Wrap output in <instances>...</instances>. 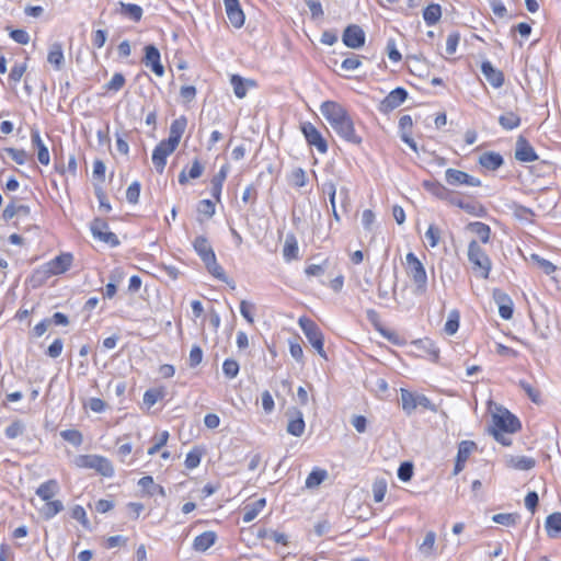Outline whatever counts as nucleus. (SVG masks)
Masks as SVG:
<instances>
[{"instance_id":"16","label":"nucleus","mask_w":561,"mask_h":561,"mask_svg":"<svg viewBox=\"0 0 561 561\" xmlns=\"http://www.w3.org/2000/svg\"><path fill=\"white\" fill-rule=\"evenodd\" d=\"M448 203L453 206H457L463 209L467 214L476 217H484L486 215V210L480 203L477 202H465L455 195H451Z\"/></svg>"},{"instance_id":"41","label":"nucleus","mask_w":561,"mask_h":561,"mask_svg":"<svg viewBox=\"0 0 561 561\" xmlns=\"http://www.w3.org/2000/svg\"><path fill=\"white\" fill-rule=\"evenodd\" d=\"M64 510V504L59 500L46 501L41 508V514L45 519H50Z\"/></svg>"},{"instance_id":"25","label":"nucleus","mask_w":561,"mask_h":561,"mask_svg":"<svg viewBox=\"0 0 561 561\" xmlns=\"http://www.w3.org/2000/svg\"><path fill=\"white\" fill-rule=\"evenodd\" d=\"M283 256L287 262L300 259L298 242L293 233H288L286 236L285 244L283 247Z\"/></svg>"},{"instance_id":"27","label":"nucleus","mask_w":561,"mask_h":561,"mask_svg":"<svg viewBox=\"0 0 561 561\" xmlns=\"http://www.w3.org/2000/svg\"><path fill=\"white\" fill-rule=\"evenodd\" d=\"M47 61L56 69L60 70L64 67L65 57L62 45L58 42L49 46Z\"/></svg>"},{"instance_id":"14","label":"nucleus","mask_w":561,"mask_h":561,"mask_svg":"<svg viewBox=\"0 0 561 561\" xmlns=\"http://www.w3.org/2000/svg\"><path fill=\"white\" fill-rule=\"evenodd\" d=\"M515 159L520 162H533L538 159L534 147L524 137L519 136L516 141Z\"/></svg>"},{"instance_id":"59","label":"nucleus","mask_w":561,"mask_h":561,"mask_svg":"<svg viewBox=\"0 0 561 561\" xmlns=\"http://www.w3.org/2000/svg\"><path fill=\"white\" fill-rule=\"evenodd\" d=\"M459 41H460V34L458 32H453L447 36L446 53L448 55H454L456 53Z\"/></svg>"},{"instance_id":"24","label":"nucleus","mask_w":561,"mask_h":561,"mask_svg":"<svg viewBox=\"0 0 561 561\" xmlns=\"http://www.w3.org/2000/svg\"><path fill=\"white\" fill-rule=\"evenodd\" d=\"M504 163L503 157L499 152L488 151L479 157V164L490 171H495Z\"/></svg>"},{"instance_id":"42","label":"nucleus","mask_w":561,"mask_h":561,"mask_svg":"<svg viewBox=\"0 0 561 561\" xmlns=\"http://www.w3.org/2000/svg\"><path fill=\"white\" fill-rule=\"evenodd\" d=\"M121 13L138 22L142 18V9L138 4L119 2Z\"/></svg>"},{"instance_id":"19","label":"nucleus","mask_w":561,"mask_h":561,"mask_svg":"<svg viewBox=\"0 0 561 561\" xmlns=\"http://www.w3.org/2000/svg\"><path fill=\"white\" fill-rule=\"evenodd\" d=\"M298 323L306 335L308 342L313 344L323 337V334L317 323L309 318L300 317Z\"/></svg>"},{"instance_id":"43","label":"nucleus","mask_w":561,"mask_h":561,"mask_svg":"<svg viewBox=\"0 0 561 561\" xmlns=\"http://www.w3.org/2000/svg\"><path fill=\"white\" fill-rule=\"evenodd\" d=\"M328 477V472L324 469L314 468L306 479L307 488H316L320 485Z\"/></svg>"},{"instance_id":"44","label":"nucleus","mask_w":561,"mask_h":561,"mask_svg":"<svg viewBox=\"0 0 561 561\" xmlns=\"http://www.w3.org/2000/svg\"><path fill=\"white\" fill-rule=\"evenodd\" d=\"M460 313L457 309H453L444 325V331L448 335H454L459 329Z\"/></svg>"},{"instance_id":"12","label":"nucleus","mask_w":561,"mask_h":561,"mask_svg":"<svg viewBox=\"0 0 561 561\" xmlns=\"http://www.w3.org/2000/svg\"><path fill=\"white\" fill-rule=\"evenodd\" d=\"M286 415L288 417V423L286 426L287 433L293 436L300 437L306 428L302 412L296 408H290L287 410Z\"/></svg>"},{"instance_id":"33","label":"nucleus","mask_w":561,"mask_h":561,"mask_svg":"<svg viewBox=\"0 0 561 561\" xmlns=\"http://www.w3.org/2000/svg\"><path fill=\"white\" fill-rule=\"evenodd\" d=\"M442 18V8L437 3H431L423 10V19L428 26L435 25Z\"/></svg>"},{"instance_id":"47","label":"nucleus","mask_w":561,"mask_h":561,"mask_svg":"<svg viewBox=\"0 0 561 561\" xmlns=\"http://www.w3.org/2000/svg\"><path fill=\"white\" fill-rule=\"evenodd\" d=\"M288 183L295 187H302L307 182L305 170L297 168L288 175Z\"/></svg>"},{"instance_id":"18","label":"nucleus","mask_w":561,"mask_h":561,"mask_svg":"<svg viewBox=\"0 0 561 561\" xmlns=\"http://www.w3.org/2000/svg\"><path fill=\"white\" fill-rule=\"evenodd\" d=\"M481 71L483 76L485 77L486 81L493 87V88H501L504 83V75L501 70L493 67L491 61L485 60L481 65Z\"/></svg>"},{"instance_id":"9","label":"nucleus","mask_w":561,"mask_h":561,"mask_svg":"<svg viewBox=\"0 0 561 561\" xmlns=\"http://www.w3.org/2000/svg\"><path fill=\"white\" fill-rule=\"evenodd\" d=\"M91 232L94 238L103 241L111 247H117L119 240L115 233L108 230V224L100 218H95L91 224Z\"/></svg>"},{"instance_id":"50","label":"nucleus","mask_w":561,"mask_h":561,"mask_svg":"<svg viewBox=\"0 0 561 561\" xmlns=\"http://www.w3.org/2000/svg\"><path fill=\"white\" fill-rule=\"evenodd\" d=\"M61 437L72 444L73 446H80L83 442L82 434L77 430H66L60 433Z\"/></svg>"},{"instance_id":"60","label":"nucleus","mask_w":561,"mask_h":561,"mask_svg":"<svg viewBox=\"0 0 561 561\" xmlns=\"http://www.w3.org/2000/svg\"><path fill=\"white\" fill-rule=\"evenodd\" d=\"M222 370L226 377L234 378L239 373V364L234 359H226L222 364Z\"/></svg>"},{"instance_id":"62","label":"nucleus","mask_w":561,"mask_h":561,"mask_svg":"<svg viewBox=\"0 0 561 561\" xmlns=\"http://www.w3.org/2000/svg\"><path fill=\"white\" fill-rule=\"evenodd\" d=\"M289 352L296 362L304 364V351L300 343L297 340L289 341Z\"/></svg>"},{"instance_id":"45","label":"nucleus","mask_w":561,"mask_h":561,"mask_svg":"<svg viewBox=\"0 0 561 561\" xmlns=\"http://www.w3.org/2000/svg\"><path fill=\"white\" fill-rule=\"evenodd\" d=\"M519 519V515L516 513H499L492 516V520L496 524L504 526H515Z\"/></svg>"},{"instance_id":"63","label":"nucleus","mask_w":561,"mask_h":561,"mask_svg":"<svg viewBox=\"0 0 561 561\" xmlns=\"http://www.w3.org/2000/svg\"><path fill=\"white\" fill-rule=\"evenodd\" d=\"M254 310V305L250 301H247V300H242L240 302V313L242 314V317L250 323L252 324L254 322V319H253V316H252V311Z\"/></svg>"},{"instance_id":"28","label":"nucleus","mask_w":561,"mask_h":561,"mask_svg":"<svg viewBox=\"0 0 561 561\" xmlns=\"http://www.w3.org/2000/svg\"><path fill=\"white\" fill-rule=\"evenodd\" d=\"M423 187L432 195L446 202H448L453 195V193L449 192L443 184L436 181H424Z\"/></svg>"},{"instance_id":"61","label":"nucleus","mask_w":561,"mask_h":561,"mask_svg":"<svg viewBox=\"0 0 561 561\" xmlns=\"http://www.w3.org/2000/svg\"><path fill=\"white\" fill-rule=\"evenodd\" d=\"M425 237L428 240L430 245L432 248H435L439 243L440 231L436 226L430 225L428 229L425 232Z\"/></svg>"},{"instance_id":"7","label":"nucleus","mask_w":561,"mask_h":561,"mask_svg":"<svg viewBox=\"0 0 561 561\" xmlns=\"http://www.w3.org/2000/svg\"><path fill=\"white\" fill-rule=\"evenodd\" d=\"M445 181L450 186H480L481 181L461 170L449 168L445 171Z\"/></svg>"},{"instance_id":"57","label":"nucleus","mask_w":561,"mask_h":561,"mask_svg":"<svg viewBox=\"0 0 561 561\" xmlns=\"http://www.w3.org/2000/svg\"><path fill=\"white\" fill-rule=\"evenodd\" d=\"M163 393L161 390L158 389H149L144 394V403L148 407H152L156 404L160 399H162Z\"/></svg>"},{"instance_id":"35","label":"nucleus","mask_w":561,"mask_h":561,"mask_svg":"<svg viewBox=\"0 0 561 561\" xmlns=\"http://www.w3.org/2000/svg\"><path fill=\"white\" fill-rule=\"evenodd\" d=\"M416 399L417 394H414L407 389H401V405L407 414H412L417 408Z\"/></svg>"},{"instance_id":"48","label":"nucleus","mask_w":561,"mask_h":561,"mask_svg":"<svg viewBox=\"0 0 561 561\" xmlns=\"http://www.w3.org/2000/svg\"><path fill=\"white\" fill-rule=\"evenodd\" d=\"M3 152L8 153L20 165L25 164L28 160V153L23 149L4 148Z\"/></svg>"},{"instance_id":"23","label":"nucleus","mask_w":561,"mask_h":561,"mask_svg":"<svg viewBox=\"0 0 561 561\" xmlns=\"http://www.w3.org/2000/svg\"><path fill=\"white\" fill-rule=\"evenodd\" d=\"M494 299L499 306V313L502 319L510 320L513 317L512 299L504 293L495 290Z\"/></svg>"},{"instance_id":"3","label":"nucleus","mask_w":561,"mask_h":561,"mask_svg":"<svg viewBox=\"0 0 561 561\" xmlns=\"http://www.w3.org/2000/svg\"><path fill=\"white\" fill-rule=\"evenodd\" d=\"M407 272L414 283L415 294L422 295L427 290V274L423 263L413 252L405 255Z\"/></svg>"},{"instance_id":"17","label":"nucleus","mask_w":561,"mask_h":561,"mask_svg":"<svg viewBox=\"0 0 561 561\" xmlns=\"http://www.w3.org/2000/svg\"><path fill=\"white\" fill-rule=\"evenodd\" d=\"M227 16L234 27H241L244 23V14L239 0H224Z\"/></svg>"},{"instance_id":"36","label":"nucleus","mask_w":561,"mask_h":561,"mask_svg":"<svg viewBox=\"0 0 561 561\" xmlns=\"http://www.w3.org/2000/svg\"><path fill=\"white\" fill-rule=\"evenodd\" d=\"M499 124L505 130H513L520 125V117L516 113L510 111L499 117Z\"/></svg>"},{"instance_id":"26","label":"nucleus","mask_w":561,"mask_h":561,"mask_svg":"<svg viewBox=\"0 0 561 561\" xmlns=\"http://www.w3.org/2000/svg\"><path fill=\"white\" fill-rule=\"evenodd\" d=\"M506 466L515 470L527 471L536 466V460L527 456H510L506 459Z\"/></svg>"},{"instance_id":"11","label":"nucleus","mask_w":561,"mask_h":561,"mask_svg":"<svg viewBox=\"0 0 561 561\" xmlns=\"http://www.w3.org/2000/svg\"><path fill=\"white\" fill-rule=\"evenodd\" d=\"M308 145L314 147L320 153H327L328 144L322 134L311 123H306L301 127Z\"/></svg>"},{"instance_id":"10","label":"nucleus","mask_w":561,"mask_h":561,"mask_svg":"<svg viewBox=\"0 0 561 561\" xmlns=\"http://www.w3.org/2000/svg\"><path fill=\"white\" fill-rule=\"evenodd\" d=\"M408 98V91L404 88L398 87L379 103L378 110L388 114L399 107Z\"/></svg>"},{"instance_id":"40","label":"nucleus","mask_w":561,"mask_h":561,"mask_svg":"<svg viewBox=\"0 0 561 561\" xmlns=\"http://www.w3.org/2000/svg\"><path fill=\"white\" fill-rule=\"evenodd\" d=\"M51 276H54V273L49 268L48 264L45 263L33 272L31 282L34 286H41Z\"/></svg>"},{"instance_id":"4","label":"nucleus","mask_w":561,"mask_h":561,"mask_svg":"<svg viewBox=\"0 0 561 561\" xmlns=\"http://www.w3.org/2000/svg\"><path fill=\"white\" fill-rule=\"evenodd\" d=\"M468 260L472 264L473 271L479 272L482 278L489 277L492 267L491 260L476 240L468 245Z\"/></svg>"},{"instance_id":"53","label":"nucleus","mask_w":561,"mask_h":561,"mask_svg":"<svg viewBox=\"0 0 561 561\" xmlns=\"http://www.w3.org/2000/svg\"><path fill=\"white\" fill-rule=\"evenodd\" d=\"M386 492H387V483L385 480L381 479V480H377L374 482L373 494H374V500L376 503H380L383 501Z\"/></svg>"},{"instance_id":"1","label":"nucleus","mask_w":561,"mask_h":561,"mask_svg":"<svg viewBox=\"0 0 561 561\" xmlns=\"http://www.w3.org/2000/svg\"><path fill=\"white\" fill-rule=\"evenodd\" d=\"M320 110L332 129L342 139L353 145L362 144V137L355 131L352 117L341 104L333 101H325L322 103Z\"/></svg>"},{"instance_id":"34","label":"nucleus","mask_w":561,"mask_h":561,"mask_svg":"<svg viewBox=\"0 0 561 561\" xmlns=\"http://www.w3.org/2000/svg\"><path fill=\"white\" fill-rule=\"evenodd\" d=\"M265 499H259L253 504H248L243 508L242 520L250 523L257 516L259 512L264 507Z\"/></svg>"},{"instance_id":"37","label":"nucleus","mask_w":561,"mask_h":561,"mask_svg":"<svg viewBox=\"0 0 561 561\" xmlns=\"http://www.w3.org/2000/svg\"><path fill=\"white\" fill-rule=\"evenodd\" d=\"M468 229L476 233L481 242L488 243L490 241L491 228L486 224L481 221L470 222Z\"/></svg>"},{"instance_id":"31","label":"nucleus","mask_w":561,"mask_h":561,"mask_svg":"<svg viewBox=\"0 0 561 561\" xmlns=\"http://www.w3.org/2000/svg\"><path fill=\"white\" fill-rule=\"evenodd\" d=\"M545 528L550 538H556L561 533V513L554 512L546 518Z\"/></svg>"},{"instance_id":"6","label":"nucleus","mask_w":561,"mask_h":561,"mask_svg":"<svg viewBox=\"0 0 561 561\" xmlns=\"http://www.w3.org/2000/svg\"><path fill=\"white\" fill-rule=\"evenodd\" d=\"M493 430H500L507 434L516 433L520 430L519 420L507 409H497L492 415Z\"/></svg>"},{"instance_id":"49","label":"nucleus","mask_w":561,"mask_h":561,"mask_svg":"<svg viewBox=\"0 0 561 561\" xmlns=\"http://www.w3.org/2000/svg\"><path fill=\"white\" fill-rule=\"evenodd\" d=\"M230 82L233 88V92H234L236 96L239 99L244 98L247 94V87H245V82L243 81V79L238 75H233L230 79Z\"/></svg>"},{"instance_id":"55","label":"nucleus","mask_w":561,"mask_h":561,"mask_svg":"<svg viewBox=\"0 0 561 561\" xmlns=\"http://www.w3.org/2000/svg\"><path fill=\"white\" fill-rule=\"evenodd\" d=\"M111 282L105 286L104 297L113 298L116 294V283L121 279V274L118 272H114L110 276Z\"/></svg>"},{"instance_id":"38","label":"nucleus","mask_w":561,"mask_h":561,"mask_svg":"<svg viewBox=\"0 0 561 561\" xmlns=\"http://www.w3.org/2000/svg\"><path fill=\"white\" fill-rule=\"evenodd\" d=\"M203 171L204 167L197 159H195L188 171V174H186L185 170L179 174V183L184 185L188 182V179H198L203 174Z\"/></svg>"},{"instance_id":"58","label":"nucleus","mask_w":561,"mask_h":561,"mask_svg":"<svg viewBox=\"0 0 561 561\" xmlns=\"http://www.w3.org/2000/svg\"><path fill=\"white\" fill-rule=\"evenodd\" d=\"M413 476V465L411 462H402L398 469V478L403 481L408 482L411 480Z\"/></svg>"},{"instance_id":"22","label":"nucleus","mask_w":561,"mask_h":561,"mask_svg":"<svg viewBox=\"0 0 561 561\" xmlns=\"http://www.w3.org/2000/svg\"><path fill=\"white\" fill-rule=\"evenodd\" d=\"M186 126L187 118L184 115L174 119L170 126V134L167 140L178 147L186 129Z\"/></svg>"},{"instance_id":"15","label":"nucleus","mask_w":561,"mask_h":561,"mask_svg":"<svg viewBox=\"0 0 561 561\" xmlns=\"http://www.w3.org/2000/svg\"><path fill=\"white\" fill-rule=\"evenodd\" d=\"M145 66L150 68L158 77H162L164 75V67L160 61V51L158 48L153 45H148L145 47Z\"/></svg>"},{"instance_id":"30","label":"nucleus","mask_w":561,"mask_h":561,"mask_svg":"<svg viewBox=\"0 0 561 561\" xmlns=\"http://www.w3.org/2000/svg\"><path fill=\"white\" fill-rule=\"evenodd\" d=\"M216 539L217 536L214 531H205L194 539L193 548L196 551L204 552L215 543Z\"/></svg>"},{"instance_id":"5","label":"nucleus","mask_w":561,"mask_h":561,"mask_svg":"<svg viewBox=\"0 0 561 561\" xmlns=\"http://www.w3.org/2000/svg\"><path fill=\"white\" fill-rule=\"evenodd\" d=\"M76 465L80 468L94 469L103 477L110 478L114 474V468L111 461L102 456L82 455L77 457Z\"/></svg>"},{"instance_id":"29","label":"nucleus","mask_w":561,"mask_h":561,"mask_svg":"<svg viewBox=\"0 0 561 561\" xmlns=\"http://www.w3.org/2000/svg\"><path fill=\"white\" fill-rule=\"evenodd\" d=\"M229 167L224 164L219 172L211 179V195L219 202L224 182L227 179Z\"/></svg>"},{"instance_id":"8","label":"nucleus","mask_w":561,"mask_h":561,"mask_svg":"<svg viewBox=\"0 0 561 561\" xmlns=\"http://www.w3.org/2000/svg\"><path fill=\"white\" fill-rule=\"evenodd\" d=\"M178 147L168 140L160 141L152 152V163L158 173H162L164 171L167 164V158L175 151Z\"/></svg>"},{"instance_id":"20","label":"nucleus","mask_w":561,"mask_h":561,"mask_svg":"<svg viewBox=\"0 0 561 561\" xmlns=\"http://www.w3.org/2000/svg\"><path fill=\"white\" fill-rule=\"evenodd\" d=\"M31 141L34 148L37 150V159L41 164L48 165L50 162V156L48 148L44 144L41 134L37 129H32Z\"/></svg>"},{"instance_id":"46","label":"nucleus","mask_w":561,"mask_h":561,"mask_svg":"<svg viewBox=\"0 0 561 561\" xmlns=\"http://www.w3.org/2000/svg\"><path fill=\"white\" fill-rule=\"evenodd\" d=\"M474 448L476 444L472 440L460 442L456 459L466 462Z\"/></svg>"},{"instance_id":"13","label":"nucleus","mask_w":561,"mask_h":561,"mask_svg":"<svg viewBox=\"0 0 561 561\" xmlns=\"http://www.w3.org/2000/svg\"><path fill=\"white\" fill-rule=\"evenodd\" d=\"M343 43L350 48H359L365 44V33L360 26L348 25L342 36Z\"/></svg>"},{"instance_id":"51","label":"nucleus","mask_w":561,"mask_h":561,"mask_svg":"<svg viewBox=\"0 0 561 561\" xmlns=\"http://www.w3.org/2000/svg\"><path fill=\"white\" fill-rule=\"evenodd\" d=\"M518 386L525 391L533 402L538 403L540 401V392L533 387L530 382L522 379L518 381Z\"/></svg>"},{"instance_id":"56","label":"nucleus","mask_w":561,"mask_h":561,"mask_svg":"<svg viewBox=\"0 0 561 561\" xmlns=\"http://www.w3.org/2000/svg\"><path fill=\"white\" fill-rule=\"evenodd\" d=\"M140 195V183L138 181L133 182L126 191V199L130 204H137Z\"/></svg>"},{"instance_id":"21","label":"nucleus","mask_w":561,"mask_h":561,"mask_svg":"<svg viewBox=\"0 0 561 561\" xmlns=\"http://www.w3.org/2000/svg\"><path fill=\"white\" fill-rule=\"evenodd\" d=\"M73 261V256L71 253H61L55 259L47 262L49 268L54 273V275H59L69 270Z\"/></svg>"},{"instance_id":"2","label":"nucleus","mask_w":561,"mask_h":561,"mask_svg":"<svg viewBox=\"0 0 561 561\" xmlns=\"http://www.w3.org/2000/svg\"><path fill=\"white\" fill-rule=\"evenodd\" d=\"M193 248L204 262L207 271L219 280L228 284L232 289L236 288L234 282L229 279L222 267L217 263L215 252L209 241L204 236H198L193 241Z\"/></svg>"},{"instance_id":"54","label":"nucleus","mask_w":561,"mask_h":561,"mask_svg":"<svg viewBox=\"0 0 561 561\" xmlns=\"http://www.w3.org/2000/svg\"><path fill=\"white\" fill-rule=\"evenodd\" d=\"M24 424L22 421H14L5 428V436L10 439L16 438L24 432Z\"/></svg>"},{"instance_id":"32","label":"nucleus","mask_w":561,"mask_h":561,"mask_svg":"<svg viewBox=\"0 0 561 561\" xmlns=\"http://www.w3.org/2000/svg\"><path fill=\"white\" fill-rule=\"evenodd\" d=\"M510 209L512 210L513 213V216L518 219V220H522V221H526V222H529L531 224L534 220L533 218L535 217V213L533 209L526 207V206H523L518 203H512L510 205Z\"/></svg>"},{"instance_id":"64","label":"nucleus","mask_w":561,"mask_h":561,"mask_svg":"<svg viewBox=\"0 0 561 561\" xmlns=\"http://www.w3.org/2000/svg\"><path fill=\"white\" fill-rule=\"evenodd\" d=\"M124 84H125V77L122 73L117 72V73H114L112 79L106 83V89L113 90V91H118L124 87Z\"/></svg>"},{"instance_id":"39","label":"nucleus","mask_w":561,"mask_h":561,"mask_svg":"<svg viewBox=\"0 0 561 561\" xmlns=\"http://www.w3.org/2000/svg\"><path fill=\"white\" fill-rule=\"evenodd\" d=\"M58 490V484L55 480H48L44 483H42L37 490L36 494L43 500V501H49L55 495V493Z\"/></svg>"},{"instance_id":"52","label":"nucleus","mask_w":561,"mask_h":561,"mask_svg":"<svg viewBox=\"0 0 561 561\" xmlns=\"http://www.w3.org/2000/svg\"><path fill=\"white\" fill-rule=\"evenodd\" d=\"M435 540L436 534L434 531H428L419 547L420 551L427 556L431 554L434 549Z\"/></svg>"}]
</instances>
